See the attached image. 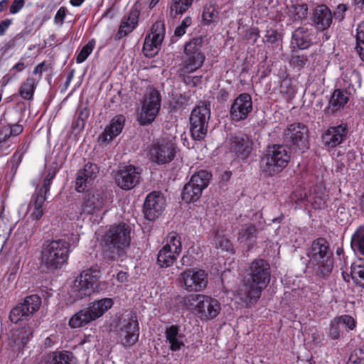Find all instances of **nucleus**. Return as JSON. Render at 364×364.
<instances>
[{"label": "nucleus", "mask_w": 364, "mask_h": 364, "mask_svg": "<svg viewBox=\"0 0 364 364\" xmlns=\"http://www.w3.org/2000/svg\"><path fill=\"white\" fill-rule=\"evenodd\" d=\"M270 267L263 259H255L248 266L243 277V284L237 290V296L243 302L254 304L270 281Z\"/></svg>", "instance_id": "1"}, {"label": "nucleus", "mask_w": 364, "mask_h": 364, "mask_svg": "<svg viewBox=\"0 0 364 364\" xmlns=\"http://www.w3.org/2000/svg\"><path fill=\"white\" fill-rule=\"evenodd\" d=\"M203 41L201 38H195L185 45V56L178 69V75L182 81L191 87L201 84L202 75H193L198 71L204 64L205 55L202 52Z\"/></svg>", "instance_id": "2"}, {"label": "nucleus", "mask_w": 364, "mask_h": 364, "mask_svg": "<svg viewBox=\"0 0 364 364\" xmlns=\"http://www.w3.org/2000/svg\"><path fill=\"white\" fill-rule=\"evenodd\" d=\"M132 229L129 225L120 223L109 225L102 235L101 241L104 248L110 250L114 255L110 257L114 260L116 257L122 256L131 242Z\"/></svg>", "instance_id": "3"}, {"label": "nucleus", "mask_w": 364, "mask_h": 364, "mask_svg": "<svg viewBox=\"0 0 364 364\" xmlns=\"http://www.w3.org/2000/svg\"><path fill=\"white\" fill-rule=\"evenodd\" d=\"M183 306L202 321L214 319L221 311V304L218 299L200 294L186 297L183 300Z\"/></svg>", "instance_id": "4"}, {"label": "nucleus", "mask_w": 364, "mask_h": 364, "mask_svg": "<svg viewBox=\"0 0 364 364\" xmlns=\"http://www.w3.org/2000/svg\"><path fill=\"white\" fill-rule=\"evenodd\" d=\"M309 264L316 268L318 275L327 277L331 272L333 262L328 244L323 238L314 241L307 253Z\"/></svg>", "instance_id": "5"}, {"label": "nucleus", "mask_w": 364, "mask_h": 364, "mask_svg": "<svg viewBox=\"0 0 364 364\" xmlns=\"http://www.w3.org/2000/svg\"><path fill=\"white\" fill-rule=\"evenodd\" d=\"M290 159V153L286 146H269L261 159L262 171L267 176H276L287 166Z\"/></svg>", "instance_id": "6"}, {"label": "nucleus", "mask_w": 364, "mask_h": 364, "mask_svg": "<svg viewBox=\"0 0 364 364\" xmlns=\"http://www.w3.org/2000/svg\"><path fill=\"white\" fill-rule=\"evenodd\" d=\"M70 244L64 240L46 241L41 251L42 262L49 269L61 268L67 262Z\"/></svg>", "instance_id": "7"}, {"label": "nucleus", "mask_w": 364, "mask_h": 364, "mask_svg": "<svg viewBox=\"0 0 364 364\" xmlns=\"http://www.w3.org/2000/svg\"><path fill=\"white\" fill-rule=\"evenodd\" d=\"M100 277L97 267H92L83 270L74 280L70 289V295L78 301L91 296L97 289V283Z\"/></svg>", "instance_id": "8"}, {"label": "nucleus", "mask_w": 364, "mask_h": 364, "mask_svg": "<svg viewBox=\"0 0 364 364\" xmlns=\"http://www.w3.org/2000/svg\"><path fill=\"white\" fill-rule=\"evenodd\" d=\"M107 203V196L102 191L97 190L89 193L81 205L80 218L98 223Z\"/></svg>", "instance_id": "9"}, {"label": "nucleus", "mask_w": 364, "mask_h": 364, "mask_svg": "<svg viewBox=\"0 0 364 364\" xmlns=\"http://www.w3.org/2000/svg\"><path fill=\"white\" fill-rule=\"evenodd\" d=\"M182 250L181 238L176 232H171L164 239L162 247L157 255V264L161 268L173 264Z\"/></svg>", "instance_id": "10"}, {"label": "nucleus", "mask_w": 364, "mask_h": 364, "mask_svg": "<svg viewBox=\"0 0 364 364\" xmlns=\"http://www.w3.org/2000/svg\"><path fill=\"white\" fill-rule=\"evenodd\" d=\"M178 283L187 292H200L208 286V274L202 269H186L179 274Z\"/></svg>", "instance_id": "11"}, {"label": "nucleus", "mask_w": 364, "mask_h": 364, "mask_svg": "<svg viewBox=\"0 0 364 364\" xmlns=\"http://www.w3.org/2000/svg\"><path fill=\"white\" fill-rule=\"evenodd\" d=\"M210 118L209 105L202 104L193 109L189 118L190 132L193 139L200 141L205 137Z\"/></svg>", "instance_id": "12"}, {"label": "nucleus", "mask_w": 364, "mask_h": 364, "mask_svg": "<svg viewBox=\"0 0 364 364\" xmlns=\"http://www.w3.org/2000/svg\"><path fill=\"white\" fill-rule=\"evenodd\" d=\"M309 131L301 122L292 123L284 130L285 139L293 150L304 151L309 149Z\"/></svg>", "instance_id": "13"}, {"label": "nucleus", "mask_w": 364, "mask_h": 364, "mask_svg": "<svg viewBox=\"0 0 364 364\" xmlns=\"http://www.w3.org/2000/svg\"><path fill=\"white\" fill-rule=\"evenodd\" d=\"M161 108V95L156 90H151L144 97L139 121L142 125L151 124L156 117Z\"/></svg>", "instance_id": "14"}, {"label": "nucleus", "mask_w": 364, "mask_h": 364, "mask_svg": "<svg viewBox=\"0 0 364 364\" xmlns=\"http://www.w3.org/2000/svg\"><path fill=\"white\" fill-rule=\"evenodd\" d=\"M165 34L164 25L161 21H157L152 26L150 33L145 39L143 46V52L145 56L153 58L158 54Z\"/></svg>", "instance_id": "15"}, {"label": "nucleus", "mask_w": 364, "mask_h": 364, "mask_svg": "<svg viewBox=\"0 0 364 364\" xmlns=\"http://www.w3.org/2000/svg\"><path fill=\"white\" fill-rule=\"evenodd\" d=\"M119 337L125 348L134 346L139 340V326L136 318H124L119 323Z\"/></svg>", "instance_id": "16"}, {"label": "nucleus", "mask_w": 364, "mask_h": 364, "mask_svg": "<svg viewBox=\"0 0 364 364\" xmlns=\"http://www.w3.org/2000/svg\"><path fill=\"white\" fill-rule=\"evenodd\" d=\"M166 206V199L164 195L159 191L149 193L145 199L143 212L145 218L154 221L164 212Z\"/></svg>", "instance_id": "17"}, {"label": "nucleus", "mask_w": 364, "mask_h": 364, "mask_svg": "<svg viewBox=\"0 0 364 364\" xmlns=\"http://www.w3.org/2000/svg\"><path fill=\"white\" fill-rule=\"evenodd\" d=\"M147 155L151 161L156 164H168L175 156V148L171 142L157 141L152 144Z\"/></svg>", "instance_id": "18"}, {"label": "nucleus", "mask_w": 364, "mask_h": 364, "mask_svg": "<svg viewBox=\"0 0 364 364\" xmlns=\"http://www.w3.org/2000/svg\"><path fill=\"white\" fill-rule=\"evenodd\" d=\"M141 174L140 168L132 165L125 166L118 171L115 181L122 189L131 190L139 183Z\"/></svg>", "instance_id": "19"}, {"label": "nucleus", "mask_w": 364, "mask_h": 364, "mask_svg": "<svg viewBox=\"0 0 364 364\" xmlns=\"http://www.w3.org/2000/svg\"><path fill=\"white\" fill-rule=\"evenodd\" d=\"M23 129V126L19 122H8L0 126V151L3 154H9L11 151V139L21 135Z\"/></svg>", "instance_id": "20"}, {"label": "nucleus", "mask_w": 364, "mask_h": 364, "mask_svg": "<svg viewBox=\"0 0 364 364\" xmlns=\"http://www.w3.org/2000/svg\"><path fill=\"white\" fill-rule=\"evenodd\" d=\"M252 111V97L247 93H242L234 100L231 105L230 117L235 122H240L246 119Z\"/></svg>", "instance_id": "21"}, {"label": "nucleus", "mask_w": 364, "mask_h": 364, "mask_svg": "<svg viewBox=\"0 0 364 364\" xmlns=\"http://www.w3.org/2000/svg\"><path fill=\"white\" fill-rule=\"evenodd\" d=\"M100 172V168L96 164L88 162L79 170L75 182V190L82 193L88 190L93 184Z\"/></svg>", "instance_id": "22"}, {"label": "nucleus", "mask_w": 364, "mask_h": 364, "mask_svg": "<svg viewBox=\"0 0 364 364\" xmlns=\"http://www.w3.org/2000/svg\"><path fill=\"white\" fill-rule=\"evenodd\" d=\"M347 134L348 126L346 124L330 127L323 134L322 142L328 149L335 148L342 144Z\"/></svg>", "instance_id": "23"}, {"label": "nucleus", "mask_w": 364, "mask_h": 364, "mask_svg": "<svg viewBox=\"0 0 364 364\" xmlns=\"http://www.w3.org/2000/svg\"><path fill=\"white\" fill-rule=\"evenodd\" d=\"M139 4V2L134 4V6L131 8L128 15L123 17L119 30L116 34V38L117 39H121L126 36L132 32L133 30L137 26L139 16L140 14Z\"/></svg>", "instance_id": "24"}, {"label": "nucleus", "mask_w": 364, "mask_h": 364, "mask_svg": "<svg viewBox=\"0 0 364 364\" xmlns=\"http://www.w3.org/2000/svg\"><path fill=\"white\" fill-rule=\"evenodd\" d=\"M312 21L318 31H324L328 29L333 21L331 9L324 4L318 5L313 11Z\"/></svg>", "instance_id": "25"}, {"label": "nucleus", "mask_w": 364, "mask_h": 364, "mask_svg": "<svg viewBox=\"0 0 364 364\" xmlns=\"http://www.w3.org/2000/svg\"><path fill=\"white\" fill-rule=\"evenodd\" d=\"M230 151L241 159H246L251 150V143L247 136L240 135L230 139Z\"/></svg>", "instance_id": "26"}, {"label": "nucleus", "mask_w": 364, "mask_h": 364, "mask_svg": "<svg viewBox=\"0 0 364 364\" xmlns=\"http://www.w3.org/2000/svg\"><path fill=\"white\" fill-rule=\"evenodd\" d=\"M124 122V116L120 114L114 117L100 136V139L103 142L112 140L122 132Z\"/></svg>", "instance_id": "27"}, {"label": "nucleus", "mask_w": 364, "mask_h": 364, "mask_svg": "<svg viewBox=\"0 0 364 364\" xmlns=\"http://www.w3.org/2000/svg\"><path fill=\"white\" fill-rule=\"evenodd\" d=\"M165 336L171 351H178L185 346V336L179 332V328L176 325L167 327Z\"/></svg>", "instance_id": "28"}, {"label": "nucleus", "mask_w": 364, "mask_h": 364, "mask_svg": "<svg viewBox=\"0 0 364 364\" xmlns=\"http://www.w3.org/2000/svg\"><path fill=\"white\" fill-rule=\"evenodd\" d=\"M57 173V170L53 168L49 170L43 178L42 186L36 193V196H33L34 200L33 206L35 207H43V205L46 199V195L50 191V184L53 179L55 178Z\"/></svg>", "instance_id": "29"}, {"label": "nucleus", "mask_w": 364, "mask_h": 364, "mask_svg": "<svg viewBox=\"0 0 364 364\" xmlns=\"http://www.w3.org/2000/svg\"><path fill=\"white\" fill-rule=\"evenodd\" d=\"M114 305L112 299L103 298L95 300L89 304L86 308L91 315L93 321L101 317L106 311L110 309Z\"/></svg>", "instance_id": "30"}, {"label": "nucleus", "mask_w": 364, "mask_h": 364, "mask_svg": "<svg viewBox=\"0 0 364 364\" xmlns=\"http://www.w3.org/2000/svg\"><path fill=\"white\" fill-rule=\"evenodd\" d=\"M38 84L39 80H36V77L33 75H28L26 79L22 82L18 89V94L21 97L28 101L33 100L35 91Z\"/></svg>", "instance_id": "31"}, {"label": "nucleus", "mask_w": 364, "mask_h": 364, "mask_svg": "<svg viewBox=\"0 0 364 364\" xmlns=\"http://www.w3.org/2000/svg\"><path fill=\"white\" fill-rule=\"evenodd\" d=\"M257 233V229L253 225H245L239 232L238 240L250 248L256 242Z\"/></svg>", "instance_id": "32"}, {"label": "nucleus", "mask_w": 364, "mask_h": 364, "mask_svg": "<svg viewBox=\"0 0 364 364\" xmlns=\"http://www.w3.org/2000/svg\"><path fill=\"white\" fill-rule=\"evenodd\" d=\"M202 19L205 25L218 22L219 19V9L215 1L210 0L204 5Z\"/></svg>", "instance_id": "33"}, {"label": "nucleus", "mask_w": 364, "mask_h": 364, "mask_svg": "<svg viewBox=\"0 0 364 364\" xmlns=\"http://www.w3.org/2000/svg\"><path fill=\"white\" fill-rule=\"evenodd\" d=\"M292 44H295L299 49H306L311 45V37L308 29L300 27L292 33Z\"/></svg>", "instance_id": "34"}, {"label": "nucleus", "mask_w": 364, "mask_h": 364, "mask_svg": "<svg viewBox=\"0 0 364 364\" xmlns=\"http://www.w3.org/2000/svg\"><path fill=\"white\" fill-rule=\"evenodd\" d=\"M93 319L87 309H82L75 314L69 320V326L72 328H77L82 327Z\"/></svg>", "instance_id": "35"}, {"label": "nucleus", "mask_w": 364, "mask_h": 364, "mask_svg": "<svg viewBox=\"0 0 364 364\" xmlns=\"http://www.w3.org/2000/svg\"><path fill=\"white\" fill-rule=\"evenodd\" d=\"M202 193L203 190L198 187V185L191 184L188 181L183 187L181 194L182 200L186 203L195 202L200 198Z\"/></svg>", "instance_id": "36"}, {"label": "nucleus", "mask_w": 364, "mask_h": 364, "mask_svg": "<svg viewBox=\"0 0 364 364\" xmlns=\"http://www.w3.org/2000/svg\"><path fill=\"white\" fill-rule=\"evenodd\" d=\"M341 80L343 81L345 88L355 89L356 87H360L361 85L360 75L355 70H347L341 75Z\"/></svg>", "instance_id": "37"}, {"label": "nucleus", "mask_w": 364, "mask_h": 364, "mask_svg": "<svg viewBox=\"0 0 364 364\" xmlns=\"http://www.w3.org/2000/svg\"><path fill=\"white\" fill-rule=\"evenodd\" d=\"M350 245L355 254L364 255V225L360 226L353 234Z\"/></svg>", "instance_id": "38"}, {"label": "nucleus", "mask_w": 364, "mask_h": 364, "mask_svg": "<svg viewBox=\"0 0 364 364\" xmlns=\"http://www.w3.org/2000/svg\"><path fill=\"white\" fill-rule=\"evenodd\" d=\"M348 94L346 90L337 89L334 91L329 101V107L335 112L347 103Z\"/></svg>", "instance_id": "39"}, {"label": "nucleus", "mask_w": 364, "mask_h": 364, "mask_svg": "<svg viewBox=\"0 0 364 364\" xmlns=\"http://www.w3.org/2000/svg\"><path fill=\"white\" fill-rule=\"evenodd\" d=\"M212 175L205 170H200L195 173L189 180V182L193 185H198L203 191L206 188L210 183Z\"/></svg>", "instance_id": "40"}, {"label": "nucleus", "mask_w": 364, "mask_h": 364, "mask_svg": "<svg viewBox=\"0 0 364 364\" xmlns=\"http://www.w3.org/2000/svg\"><path fill=\"white\" fill-rule=\"evenodd\" d=\"M351 277L354 282L364 288V261L359 259L351 265Z\"/></svg>", "instance_id": "41"}, {"label": "nucleus", "mask_w": 364, "mask_h": 364, "mask_svg": "<svg viewBox=\"0 0 364 364\" xmlns=\"http://www.w3.org/2000/svg\"><path fill=\"white\" fill-rule=\"evenodd\" d=\"M213 244L217 248L227 252L232 251L230 241L225 236L223 230H216L213 232Z\"/></svg>", "instance_id": "42"}, {"label": "nucleus", "mask_w": 364, "mask_h": 364, "mask_svg": "<svg viewBox=\"0 0 364 364\" xmlns=\"http://www.w3.org/2000/svg\"><path fill=\"white\" fill-rule=\"evenodd\" d=\"M316 196L311 197V195L309 196L306 192H305L304 194H299V196H297V193H294L291 196V199L294 200L297 205L309 203H311L315 208H321L323 206H324L325 203L320 201L318 205L316 206ZM318 199L321 200L320 198Z\"/></svg>", "instance_id": "43"}, {"label": "nucleus", "mask_w": 364, "mask_h": 364, "mask_svg": "<svg viewBox=\"0 0 364 364\" xmlns=\"http://www.w3.org/2000/svg\"><path fill=\"white\" fill-rule=\"evenodd\" d=\"M296 89L292 85L291 80L286 77L283 79L280 85V93L282 95L284 99L287 101L292 100L296 94Z\"/></svg>", "instance_id": "44"}, {"label": "nucleus", "mask_w": 364, "mask_h": 364, "mask_svg": "<svg viewBox=\"0 0 364 364\" xmlns=\"http://www.w3.org/2000/svg\"><path fill=\"white\" fill-rule=\"evenodd\" d=\"M30 316H31L30 313L27 312L23 304L20 303L11 311L9 318L11 322L17 323Z\"/></svg>", "instance_id": "45"}, {"label": "nucleus", "mask_w": 364, "mask_h": 364, "mask_svg": "<svg viewBox=\"0 0 364 364\" xmlns=\"http://www.w3.org/2000/svg\"><path fill=\"white\" fill-rule=\"evenodd\" d=\"M194 0H173L170 10L171 14L176 16L185 13L193 4Z\"/></svg>", "instance_id": "46"}, {"label": "nucleus", "mask_w": 364, "mask_h": 364, "mask_svg": "<svg viewBox=\"0 0 364 364\" xmlns=\"http://www.w3.org/2000/svg\"><path fill=\"white\" fill-rule=\"evenodd\" d=\"M22 304L25 306V309H26L27 312H29L32 316L39 309L41 305V299L38 295L33 294L26 296Z\"/></svg>", "instance_id": "47"}, {"label": "nucleus", "mask_w": 364, "mask_h": 364, "mask_svg": "<svg viewBox=\"0 0 364 364\" xmlns=\"http://www.w3.org/2000/svg\"><path fill=\"white\" fill-rule=\"evenodd\" d=\"M28 148V145L26 144H21L17 149L14 153L12 157L10 159V163L11 164V168L14 171H16L22 161L24 154L26 152Z\"/></svg>", "instance_id": "48"}, {"label": "nucleus", "mask_w": 364, "mask_h": 364, "mask_svg": "<svg viewBox=\"0 0 364 364\" xmlns=\"http://www.w3.org/2000/svg\"><path fill=\"white\" fill-rule=\"evenodd\" d=\"M95 46V41L92 39L86 45H85L76 57L77 63H83L87 57L92 53Z\"/></svg>", "instance_id": "49"}, {"label": "nucleus", "mask_w": 364, "mask_h": 364, "mask_svg": "<svg viewBox=\"0 0 364 364\" xmlns=\"http://www.w3.org/2000/svg\"><path fill=\"white\" fill-rule=\"evenodd\" d=\"M292 9V17L295 21H299L306 18L309 10L306 4L294 5Z\"/></svg>", "instance_id": "50"}, {"label": "nucleus", "mask_w": 364, "mask_h": 364, "mask_svg": "<svg viewBox=\"0 0 364 364\" xmlns=\"http://www.w3.org/2000/svg\"><path fill=\"white\" fill-rule=\"evenodd\" d=\"M282 41V35L277 30L269 29L266 31L264 42L276 45Z\"/></svg>", "instance_id": "51"}, {"label": "nucleus", "mask_w": 364, "mask_h": 364, "mask_svg": "<svg viewBox=\"0 0 364 364\" xmlns=\"http://www.w3.org/2000/svg\"><path fill=\"white\" fill-rule=\"evenodd\" d=\"M341 333V325L334 318L331 321L330 327L327 333L328 337L331 340L339 338Z\"/></svg>", "instance_id": "52"}, {"label": "nucleus", "mask_w": 364, "mask_h": 364, "mask_svg": "<svg viewBox=\"0 0 364 364\" xmlns=\"http://www.w3.org/2000/svg\"><path fill=\"white\" fill-rule=\"evenodd\" d=\"M335 318L341 326L343 325L349 330H353L356 326L355 321L350 315L344 314L339 316H336L335 317Z\"/></svg>", "instance_id": "53"}, {"label": "nucleus", "mask_w": 364, "mask_h": 364, "mask_svg": "<svg viewBox=\"0 0 364 364\" xmlns=\"http://www.w3.org/2000/svg\"><path fill=\"white\" fill-rule=\"evenodd\" d=\"M50 65L47 63L46 61H43L40 63H38L33 69V73L31 75H33L35 77V75L37 76L36 77V80H39V82L42 79V75L43 73L48 71L49 69H50Z\"/></svg>", "instance_id": "54"}, {"label": "nucleus", "mask_w": 364, "mask_h": 364, "mask_svg": "<svg viewBox=\"0 0 364 364\" xmlns=\"http://www.w3.org/2000/svg\"><path fill=\"white\" fill-rule=\"evenodd\" d=\"M68 13L69 11L66 7H60L54 16V23L58 27H61L63 25L65 17L68 14Z\"/></svg>", "instance_id": "55"}, {"label": "nucleus", "mask_w": 364, "mask_h": 364, "mask_svg": "<svg viewBox=\"0 0 364 364\" xmlns=\"http://www.w3.org/2000/svg\"><path fill=\"white\" fill-rule=\"evenodd\" d=\"M192 23V19L190 16H186L181 24L176 27L174 31V34L176 36L181 37L185 34L186 30L188 28Z\"/></svg>", "instance_id": "56"}, {"label": "nucleus", "mask_w": 364, "mask_h": 364, "mask_svg": "<svg viewBox=\"0 0 364 364\" xmlns=\"http://www.w3.org/2000/svg\"><path fill=\"white\" fill-rule=\"evenodd\" d=\"M356 48L364 47V21H361L357 27Z\"/></svg>", "instance_id": "57"}, {"label": "nucleus", "mask_w": 364, "mask_h": 364, "mask_svg": "<svg viewBox=\"0 0 364 364\" xmlns=\"http://www.w3.org/2000/svg\"><path fill=\"white\" fill-rule=\"evenodd\" d=\"M25 0H13L10 7L9 13L11 14H16L23 8Z\"/></svg>", "instance_id": "58"}, {"label": "nucleus", "mask_w": 364, "mask_h": 364, "mask_svg": "<svg viewBox=\"0 0 364 364\" xmlns=\"http://www.w3.org/2000/svg\"><path fill=\"white\" fill-rule=\"evenodd\" d=\"M89 111L87 109L84 110H81L79 114L76 121V127L78 128H83L85 126V122L88 118Z\"/></svg>", "instance_id": "59"}, {"label": "nucleus", "mask_w": 364, "mask_h": 364, "mask_svg": "<svg viewBox=\"0 0 364 364\" xmlns=\"http://www.w3.org/2000/svg\"><path fill=\"white\" fill-rule=\"evenodd\" d=\"M307 58L304 55H296L292 57L291 63L295 67L304 68L307 63Z\"/></svg>", "instance_id": "60"}, {"label": "nucleus", "mask_w": 364, "mask_h": 364, "mask_svg": "<svg viewBox=\"0 0 364 364\" xmlns=\"http://www.w3.org/2000/svg\"><path fill=\"white\" fill-rule=\"evenodd\" d=\"M196 259L190 254L188 251L186 255H184L181 259V263L183 266L191 267L194 265Z\"/></svg>", "instance_id": "61"}, {"label": "nucleus", "mask_w": 364, "mask_h": 364, "mask_svg": "<svg viewBox=\"0 0 364 364\" xmlns=\"http://www.w3.org/2000/svg\"><path fill=\"white\" fill-rule=\"evenodd\" d=\"M348 6L344 4H340L337 6L336 11H334V16L336 18L342 20L344 18V13L347 11Z\"/></svg>", "instance_id": "62"}, {"label": "nucleus", "mask_w": 364, "mask_h": 364, "mask_svg": "<svg viewBox=\"0 0 364 364\" xmlns=\"http://www.w3.org/2000/svg\"><path fill=\"white\" fill-rule=\"evenodd\" d=\"M12 24V20L6 18L0 22V36H4L10 26Z\"/></svg>", "instance_id": "63"}, {"label": "nucleus", "mask_w": 364, "mask_h": 364, "mask_svg": "<svg viewBox=\"0 0 364 364\" xmlns=\"http://www.w3.org/2000/svg\"><path fill=\"white\" fill-rule=\"evenodd\" d=\"M43 214V207H35L34 210L31 213V218L33 220H39Z\"/></svg>", "instance_id": "64"}]
</instances>
